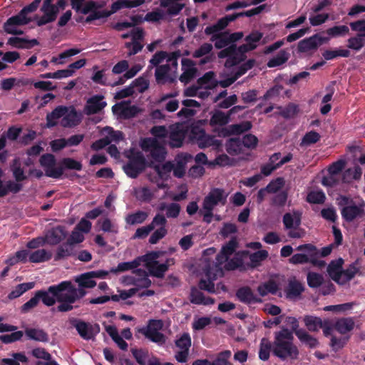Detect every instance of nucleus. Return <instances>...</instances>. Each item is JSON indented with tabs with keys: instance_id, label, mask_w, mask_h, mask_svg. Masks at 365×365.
Listing matches in <instances>:
<instances>
[{
	"instance_id": "f257e3e1",
	"label": "nucleus",
	"mask_w": 365,
	"mask_h": 365,
	"mask_svg": "<svg viewBox=\"0 0 365 365\" xmlns=\"http://www.w3.org/2000/svg\"><path fill=\"white\" fill-rule=\"evenodd\" d=\"M180 51L171 53L160 51L156 52L149 61L148 68L155 67V78L158 85L172 83L175 81L178 74V60Z\"/></svg>"
},
{
	"instance_id": "f03ea898",
	"label": "nucleus",
	"mask_w": 365,
	"mask_h": 365,
	"mask_svg": "<svg viewBox=\"0 0 365 365\" xmlns=\"http://www.w3.org/2000/svg\"><path fill=\"white\" fill-rule=\"evenodd\" d=\"M238 246L237 237H232L227 243L222 246L220 252L216 257V262L212 267L209 266L205 269V275L207 279H201L199 282L200 289L214 293L215 284L214 281L218 276L222 275V265L229 259V257L235 252Z\"/></svg>"
},
{
	"instance_id": "7ed1b4c3",
	"label": "nucleus",
	"mask_w": 365,
	"mask_h": 365,
	"mask_svg": "<svg viewBox=\"0 0 365 365\" xmlns=\"http://www.w3.org/2000/svg\"><path fill=\"white\" fill-rule=\"evenodd\" d=\"M263 37L262 33L254 31L247 36L245 38L246 43L237 47L236 45L226 48L217 53L220 58H227L225 66L231 67L240 63L246 58V53L255 49L259 41Z\"/></svg>"
},
{
	"instance_id": "20e7f679",
	"label": "nucleus",
	"mask_w": 365,
	"mask_h": 365,
	"mask_svg": "<svg viewBox=\"0 0 365 365\" xmlns=\"http://www.w3.org/2000/svg\"><path fill=\"white\" fill-rule=\"evenodd\" d=\"M292 331L284 328L279 331L275 332L273 343V354L282 360L298 359L299 352L297 346L292 342Z\"/></svg>"
},
{
	"instance_id": "39448f33",
	"label": "nucleus",
	"mask_w": 365,
	"mask_h": 365,
	"mask_svg": "<svg viewBox=\"0 0 365 365\" xmlns=\"http://www.w3.org/2000/svg\"><path fill=\"white\" fill-rule=\"evenodd\" d=\"M344 260L339 258L332 260L327 267V272L332 280L339 285L346 284L359 272L356 263H352L346 269H343Z\"/></svg>"
},
{
	"instance_id": "423d86ee",
	"label": "nucleus",
	"mask_w": 365,
	"mask_h": 365,
	"mask_svg": "<svg viewBox=\"0 0 365 365\" xmlns=\"http://www.w3.org/2000/svg\"><path fill=\"white\" fill-rule=\"evenodd\" d=\"M11 170L16 182L13 180L4 182L1 180L2 170L0 169V197H3L10 192L17 193L21 189V184L19 182L23 181V168H21V162L19 158L14 159L11 165Z\"/></svg>"
},
{
	"instance_id": "0eeeda50",
	"label": "nucleus",
	"mask_w": 365,
	"mask_h": 365,
	"mask_svg": "<svg viewBox=\"0 0 365 365\" xmlns=\"http://www.w3.org/2000/svg\"><path fill=\"white\" fill-rule=\"evenodd\" d=\"M50 290L56 292L58 302H75L86 294L83 289L76 287L70 281L50 286Z\"/></svg>"
},
{
	"instance_id": "6e6552de",
	"label": "nucleus",
	"mask_w": 365,
	"mask_h": 365,
	"mask_svg": "<svg viewBox=\"0 0 365 365\" xmlns=\"http://www.w3.org/2000/svg\"><path fill=\"white\" fill-rule=\"evenodd\" d=\"M158 257L159 252H153L143 256L142 258L145 262L146 268L148 269L150 274L153 277L162 278L164 277L168 267L174 264L175 260L173 258H169L167 259L165 262L160 264L156 260Z\"/></svg>"
},
{
	"instance_id": "1a4fd4ad",
	"label": "nucleus",
	"mask_w": 365,
	"mask_h": 365,
	"mask_svg": "<svg viewBox=\"0 0 365 365\" xmlns=\"http://www.w3.org/2000/svg\"><path fill=\"white\" fill-rule=\"evenodd\" d=\"M301 216L302 214L299 211L287 212L284 215L282 222L289 237L299 239L304 237L305 232L300 227Z\"/></svg>"
},
{
	"instance_id": "9d476101",
	"label": "nucleus",
	"mask_w": 365,
	"mask_h": 365,
	"mask_svg": "<svg viewBox=\"0 0 365 365\" xmlns=\"http://www.w3.org/2000/svg\"><path fill=\"white\" fill-rule=\"evenodd\" d=\"M140 146L147 156L154 161L161 162L165 158V150L156 138H146L142 140Z\"/></svg>"
},
{
	"instance_id": "9b49d317",
	"label": "nucleus",
	"mask_w": 365,
	"mask_h": 365,
	"mask_svg": "<svg viewBox=\"0 0 365 365\" xmlns=\"http://www.w3.org/2000/svg\"><path fill=\"white\" fill-rule=\"evenodd\" d=\"M39 163L43 168L46 176L58 179L63 175V168L61 166V164H57L56 159L53 154H43L41 156Z\"/></svg>"
},
{
	"instance_id": "f8f14e48",
	"label": "nucleus",
	"mask_w": 365,
	"mask_h": 365,
	"mask_svg": "<svg viewBox=\"0 0 365 365\" xmlns=\"http://www.w3.org/2000/svg\"><path fill=\"white\" fill-rule=\"evenodd\" d=\"M72 324L80 336L87 341L93 339L101 331L98 324L86 322L81 319H75Z\"/></svg>"
},
{
	"instance_id": "ddd939ff",
	"label": "nucleus",
	"mask_w": 365,
	"mask_h": 365,
	"mask_svg": "<svg viewBox=\"0 0 365 365\" xmlns=\"http://www.w3.org/2000/svg\"><path fill=\"white\" fill-rule=\"evenodd\" d=\"M191 138L195 140L199 148L203 149L209 147L217 148L221 142L217 140L215 136L205 133L202 129L194 128L191 130Z\"/></svg>"
},
{
	"instance_id": "4468645a",
	"label": "nucleus",
	"mask_w": 365,
	"mask_h": 365,
	"mask_svg": "<svg viewBox=\"0 0 365 365\" xmlns=\"http://www.w3.org/2000/svg\"><path fill=\"white\" fill-rule=\"evenodd\" d=\"M187 132V126L182 123H177L169 126V131L168 135L169 138V145L171 148L182 147Z\"/></svg>"
},
{
	"instance_id": "2eb2a0df",
	"label": "nucleus",
	"mask_w": 365,
	"mask_h": 365,
	"mask_svg": "<svg viewBox=\"0 0 365 365\" xmlns=\"http://www.w3.org/2000/svg\"><path fill=\"white\" fill-rule=\"evenodd\" d=\"M145 168V160L141 153H137L123 166L126 175L132 178H135Z\"/></svg>"
},
{
	"instance_id": "dca6fc26",
	"label": "nucleus",
	"mask_w": 365,
	"mask_h": 365,
	"mask_svg": "<svg viewBox=\"0 0 365 365\" xmlns=\"http://www.w3.org/2000/svg\"><path fill=\"white\" fill-rule=\"evenodd\" d=\"M228 193L222 188H213L205 197L202 205L211 209L215 208V206L221 205H225L227 202Z\"/></svg>"
},
{
	"instance_id": "f3484780",
	"label": "nucleus",
	"mask_w": 365,
	"mask_h": 365,
	"mask_svg": "<svg viewBox=\"0 0 365 365\" xmlns=\"http://www.w3.org/2000/svg\"><path fill=\"white\" fill-rule=\"evenodd\" d=\"M341 214L342 217L349 222L361 218L365 215V202H361L356 204L351 202L341 209Z\"/></svg>"
},
{
	"instance_id": "a211bd4d",
	"label": "nucleus",
	"mask_w": 365,
	"mask_h": 365,
	"mask_svg": "<svg viewBox=\"0 0 365 365\" xmlns=\"http://www.w3.org/2000/svg\"><path fill=\"white\" fill-rule=\"evenodd\" d=\"M175 346L180 349L175 354V359L180 363H185L188 359L189 349L191 346V338L188 333H183L175 341Z\"/></svg>"
},
{
	"instance_id": "6ab92c4d",
	"label": "nucleus",
	"mask_w": 365,
	"mask_h": 365,
	"mask_svg": "<svg viewBox=\"0 0 365 365\" xmlns=\"http://www.w3.org/2000/svg\"><path fill=\"white\" fill-rule=\"evenodd\" d=\"M103 95H94L87 99L86 103L83 108L85 114L90 115L100 113L107 106Z\"/></svg>"
},
{
	"instance_id": "aec40b11",
	"label": "nucleus",
	"mask_w": 365,
	"mask_h": 365,
	"mask_svg": "<svg viewBox=\"0 0 365 365\" xmlns=\"http://www.w3.org/2000/svg\"><path fill=\"white\" fill-rule=\"evenodd\" d=\"M127 284H133L139 289L148 288L151 285V280L145 269H137L133 272V276L126 278Z\"/></svg>"
},
{
	"instance_id": "412c9836",
	"label": "nucleus",
	"mask_w": 365,
	"mask_h": 365,
	"mask_svg": "<svg viewBox=\"0 0 365 365\" xmlns=\"http://www.w3.org/2000/svg\"><path fill=\"white\" fill-rule=\"evenodd\" d=\"M182 73L180 76L179 80L187 84L191 81L197 73V68L195 61L190 58H182L181 61Z\"/></svg>"
},
{
	"instance_id": "4be33fe9",
	"label": "nucleus",
	"mask_w": 365,
	"mask_h": 365,
	"mask_svg": "<svg viewBox=\"0 0 365 365\" xmlns=\"http://www.w3.org/2000/svg\"><path fill=\"white\" fill-rule=\"evenodd\" d=\"M212 49L213 46L212 43H204L193 51L192 56L195 58H201L199 64L205 65L213 61L215 56L212 53Z\"/></svg>"
},
{
	"instance_id": "5701e85b",
	"label": "nucleus",
	"mask_w": 365,
	"mask_h": 365,
	"mask_svg": "<svg viewBox=\"0 0 365 365\" xmlns=\"http://www.w3.org/2000/svg\"><path fill=\"white\" fill-rule=\"evenodd\" d=\"M328 41L329 38L322 37L318 34H315L309 38L300 41L298 43V50L300 52H307L315 50Z\"/></svg>"
},
{
	"instance_id": "b1692460",
	"label": "nucleus",
	"mask_w": 365,
	"mask_h": 365,
	"mask_svg": "<svg viewBox=\"0 0 365 365\" xmlns=\"http://www.w3.org/2000/svg\"><path fill=\"white\" fill-rule=\"evenodd\" d=\"M163 323L160 320L150 321L146 331L144 333L145 337L156 343H164V335L158 331L161 329Z\"/></svg>"
},
{
	"instance_id": "393cba45",
	"label": "nucleus",
	"mask_w": 365,
	"mask_h": 365,
	"mask_svg": "<svg viewBox=\"0 0 365 365\" xmlns=\"http://www.w3.org/2000/svg\"><path fill=\"white\" fill-rule=\"evenodd\" d=\"M236 297L240 302L246 304L262 302V299L247 286L239 288L236 292Z\"/></svg>"
},
{
	"instance_id": "a878e982",
	"label": "nucleus",
	"mask_w": 365,
	"mask_h": 365,
	"mask_svg": "<svg viewBox=\"0 0 365 365\" xmlns=\"http://www.w3.org/2000/svg\"><path fill=\"white\" fill-rule=\"evenodd\" d=\"M81 114L78 113L73 106H68L61 124L64 128L75 127L81 123Z\"/></svg>"
},
{
	"instance_id": "bb28decb",
	"label": "nucleus",
	"mask_w": 365,
	"mask_h": 365,
	"mask_svg": "<svg viewBox=\"0 0 365 365\" xmlns=\"http://www.w3.org/2000/svg\"><path fill=\"white\" fill-rule=\"evenodd\" d=\"M66 231L62 226H57L48 230L45 235V242L49 245H57L66 238Z\"/></svg>"
},
{
	"instance_id": "cd10ccee",
	"label": "nucleus",
	"mask_w": 365,
	"mask_h": 365,
	"mask_svg": "<svg viewBox=\"0 0 365 365\" xmlns=\"http://www.w3.org/2000/svg\"><path fill=\"white\" fill-rule=\"evenodd\" d=\"M192 158V155L187 153H181L176 156L173 163V175L175 177L180 178L185 173L186 164Z\"/></svg>"
},
{
	"instance_id": "c85d7f7f",
	"label": "nucleus",
	"mask_w": 365,
	"mask_h": 365,
	"mask_svg": "<svg viewBox=\"0 0 365 365\" xmlns=\"http://www.w3.org/2000/svg\"><path fill=\"white\" fill-rule=\"evenodd\" d=\"M252 128V123L250 121H243L240 123L232 124L221 130L220 135L227 137L232 135H240L244 132L248 131Z\"/></svg>"
},
{
	"instance_id": "c756f323",
	"label": "nucleus",
	"mask_w": 365,
	"mask_h": 365,
	"mask_svg": "<svg viewBox=\"0 0 365 365\" xmlns=\"http://www.w3.org/2000/svg\"><path fill=\"white\" fill-rule=\"evenodd\" d=\"M23 25V9L17 15L10 17L4 25V31L11 34H21L23 32L17 29L18 26Z\"/></svg>"
},
{
	"instance_id": "7c9ffc66",
	"label": "nucleus",
	"mask_w": 365,
	"mask_h": 365,
	"mask_svg": "<svg viewBox=\"0 0 365 365\" xmlns=\"http://www.w3.org/2000/svg\"><path fill=\"white\" fill-rule=\"evenodd\" d=\"M24 334L28 339L37 342L47 343L49 341L48 333L38 327H26L24 329Z\"/></svg>"
},
{
	"instance_id": "2f4dec72",
	"label": "nucleus",
	"mask_w": 365,
	"mask_h": 365,
	"mask_svg": "<svg viewBox=\"0 0 365 365\" xmlns=\"http://www.w3.org/2000/svg\"><path fill=\"white\" fill-rule=\"evenodd\" d=\"M210 114L211 117L209 124L215 130L217 128L227 125L230 122V117L227 113H224L220 110H215Z\"/></svg>"
},
{
	"instance_id": "473e14b6",
	"label": "nucleus",
	"mask_w": 365,
	"mask_h": 365,
	"mask_svg": "<svg viewBox=\"0 0 365 365\" xmlns=\"http://www.w3.org/2000/svg\"><path fill=\"white\" fill-rule=\"evenodd\" d=\"M237 18V15H235V14L227 15L219 19L215 24L206 27L205 33L207 35L218 34V32L223 30L230 22L235 21Z\"/></svg>"
},
{
	"instance_id": "72a5a7b5",
	"label": "nucleus",
	"mask_w": 365,
	"mask_h": 365,
	"mask_svg": "<svg viewBox=\"0 0 365 365\" xmlns=\"http://www.w3.org/2000/svg\"><path fill=\"white\" fill-rule=\"evenodd\" d=\"M163 222L164 220L162 217H160V216H155L149 225L139 227L136 230L133 238H145L150 233L151 231L156 228V225H162Z\"/></svg>"
},
{
	"instance_id": "f704fd0d",
	"label": "nucleus",
	"mask_w": 365,
	"mask_h": 365,
	"mask_svg": "<svg viewBox=\"0 0 365 365\" xmlns=\"http://www.w3.org/2000/svg\"><path fill=\"white\" fill-rule=\"evenodd\" d=\"M303 284L295 277H291L288 279L286 294L288 298H295L301 295L304 292Z\"/></svg>"
},
{
	"instance_id": "c9c22d12",
	"label": "nucleus",
	"mask_w": 365,
	"mask_h": 365,
	"mask_svg": "<svg viewBox=\"0 0 365 365\" xmlns=\"http://www.w3.org/2000/svg\"><path fill=\"white\" fill-rule=\"evenodd\" d=\"M215 77V73L213 71H208L197 79V84L200 89L212 90L218 86V81Z\"/></svg>"
},
{
	"instance_id": "e433bc0d",
	"label": "nucleus",
	"mask_w": 365,
	"mask_h": 365,
	"mask_svg": "<svg viewBox=\"0 0 365 365\" xmlns=\"http://www.w3.org/2000/svg\"><path fill=\"white\" fill-rule=\"evenodd\" d=\"M190 301L192 304L197 305H210L215 302L212 298L205 297L201 291L194 287L190 290Z\"/></svg>"
},
{
	"instance_id": "4c0bfd02",
	"label": "nucleus",
	"mask_w": 365,
	"mask_h": 365,
	"mask_svg": "<svg viewBox=\"0 0 365 365\" xmlns=\"http://www.w3.org/2000/svg\"><path fill=\"white\" fill-rule=\"evenodd\" d=\"M155 216H160V217H162L164 222L162 225H156L157 229L150 235L149 242L152 245L157 244L161 239L165 237L168 233V230L166 229V217L160 213H158Z\"/></svg>"
},
{
	"instance_id": "58836bf2",
	"label": "nucleus",
	"mask_w": 365,
	"mask_h": 365,
	"mask_svg": "<svg viewBox=\"0 0 365 365\" xmlns=\"http://www.w3.org/2000/svg\"><path fill=\"white\" fill-rule=\"evenodd\" d=\"M312 245V244L301 245L297 247L299 251H303L304 253H297L292 256L289 259V262L293 264H305L309 262V255L312 252L309 248L304 246Z\"/></svg>"
},
{
	"instance_id": "ea45409f",
	"label": "nucleus",
	"mask_w": 365,
	"mask_h": 365,
	"mask_svg": "<svg viewBox=\"0 0 365 365\" xmlns=\"http://www.w3.org/2000/svg\"><path fill=\"white\" fill-rule=\"evenodd\" d=\"M112 110L115 114H118L125 119L133 118L138 113V108L136 106H127L122 104L114 105Z\"/></svg>"
},
{
	"instance_id": "a19ab883",
	"label": "nucleus",
	"mask_w": 365,
	"mask_h": 365,
	"mask_svg": "<svg viewBox=\"0 0 365 365\" xmlns=\"http://www.w3.org/2000/svg\"><path fill=\"white\" fill-rule=\"evenodd\" d=\"M211 41L215 42V48L222 49L221 51L231 46L236 45L235 43H231L228 32L214 34L211 37Z\"/></svg>"
},
{
	"instance_id": "79ce46f5",
	"label": "nucleus",
	"mask_w": 365,
	"mask_h": 365,
	"mask_svg": "<svg viewBox=\"0 0 365 365\" xmlns=\"http://www.w3.org/2000/svg\"><path fill=\"white\" fill-rule=\"evenodd\" d=\"M105 329L108 334L121 350L126 351L128 349V343L123 340L115 326L106 325Z\"/></svg>"
},
{
	"instance_id": "37998d69",
	"label": "nucleus",
	"mask_w": 365,
	"mask_h": 365,
	"mask_svg": "<svg viewBox=\"0 0 365 365\" xmlns=\"http://www.w3.org/2000/svg\"><path fill=\"white\" fill-rule=\"evenodd\" d=\"M66 111L67 106H59L52 112L48 113L46 115L47 127L51 128L55 126L57 124V120L61 118H63L64 117V114L66 113Z\"/></svg>"
},
{
	"instance_id": "c03bdc74",
	"label": "nucleus",
	"mask_w": 365,
	"mask_h": 365,
	"mask_svg": "<svg viewBox=\"0 0 365 365\" xmlns=\"http://www.w3.org/2000/svg\"><path fill=\"white\" fill-rule=\"evenodd\" d=\"M66 111L67 106H59L52 112L48 113L46 115L47 127L51 128L55 126L57 124V120L61 118H63L64 117V114L66 113Z\"/></svg>"
},
{
	"instance_id": "a18cd8bd",
	"label": "nucleus",
	"mask_w": 365,
	"mask_h": 365,
	"mask_svg": "<svg viewBox=\"0 0 365 365\" xmlns=\"http://www.w3.org/2000/svg\"><path fill=\"white\" fill-rule=\"evenodd\" d=\"M354 325V321L351 317L341 318L336 322L334 329L340 334H344L353 330Z\"/></svg>"
},
{
	"instance_id": "49530a36",
	"label": "nucleus",
	"mask_w": 365,
	"mask_h": 365,
	"mask_svg": "<svg viewBox=\"0 0 365 365\" xmlns=\"http://www.w3.org/2000/svg\"><path fill=\"white\" fill-rule=\"evenodd\" d=\"M281 153H274L272 154L269 159V162L262 165L261 168V173L265 175H269L274 170H277L279 167H277V163L280 160Z\"/></svg>"
},
{
	"instance_id": "de8ad7c7",
	"label": "nucleus",
	"mask_w": 365,
	"mask_h": 365,
	"mask_svg": "<svg viewBox=\"0 0 365 365\" xmlns=\"http://www.w3.org/2000/svg\"><path fill=\"white\" fill-rule=\"evenodd\" d=\"M145 3L144 0H116L112 4V11L115 12L121 9L138 7Z\"/></svg>"
},
{
	"instance_id": "09e8293b",
	"label": "nucleus",
	"mask_w": 365,
	"mask_h": 365,
	"mask_svg": "<svg viewBox=\"0 0 365 365\" xmlns=\"http://www.w3.org/2000/svg\"><path fill=\"white\" fill-rule=\"evenodd\" d=\"M304 325L309 331L317 332L323 326V321L320 317L306 315L303 319Z\"/></svg>"
},
{
	"instance_id": "8fccbe9b",
	"label": "nucleus",
	"mask_w": 365,
	"mask_h": 365,
	"mask_svg": "<svg viewBox=\"0 0 365 365\" xmlns=\"http://www.w3.org/2000/svg\"><path fill=\"white\" fill-rule=\"evenodd\" d=\"M296 336L302 344H304L309 348H315L319 344L318 340L304 329L297 331Z\"/></svg>"
},
{
	"instance_id": "3c124183",
	"label": "nucleus",
	"mask_w": 365,
	"mask_h": 365,
	"mask_svg": "<svg viewBox=\"0 0 365 365\" xmlns=\"http://www.w3.org/2000/svg\"><path fill=\"white\" fill-rule=\"evenodd\" d=\"M278 289V285L274 281L269 280L267 282L259 284L257 287V292L260 296L264 297L268 294H276Z\"/></svg>"
},
{
	"instance_id": "603ef678",
	"label": "nucleus",
	"mask_w": 365,
	"mask_h": 365,
	"mask_svg": "<svg viewBox=\"0 0 365 365\" xmlns=\"http://www.w3.org/2000/svg\"><path fill=\"white\" fill-rule=\"evenodd\" d=\"M148 217V214L144 211H137L135 213L129 214L125 217V222L130 225L141 224L144 222Z\"/></svg>"
},
{
	"instance_id": "864d4df0",
	"label": "nucleus",
	"mask_w": 365,
	"mask_h": 365,
	"mask_svg": "<svg viewBox=\"0 0 365 365\" xmlns=\"http://www.w3.org/2000/svg\"><path fill=\"white\" fill-rule=\"evenodd\" d=\"M76 282L78 284V288H93L96 285V282L93 280L90 272L82 274L76 279Z\"/></svg>"
},
{
	"instance_id": "5fc2aeb1",
	"label": "nucleus",
	"mask_w": 365,
	"mask_h": 365,
	"mask_svg": "<svg viewBox=\"0 0 365 365\" xmlns=\"http://www.w3.org/2000/svg\"><path fill=\"white\" fill-rule=\"evenodd\" d=\"M307 248L312 252L310 253L309 263L319 268H323L326 265V262L324 260L319 259V252L314 245H306Z\"/></svg>"
},
{
	"instance_id": "6e6d98bb",
	"label": "nucleus",
	"mask_w": 365,
	"mask_h": 365,
	"mask_svg": "<svg viewBox=\"0 0 365 365\" xmlns=\"http://www.w3.org/2000/svg\"><path fill=\"white\" fill-rule=\"evenodd\" d=\"M140 265V259H134L131 262H120L115 268H111L110 272L112 273L123 272L138 267Z\"/></svg>"
},
{
	"instance_id": "4d7b16f0",
	"label": "nucleus",
	"mask_w": 365,
	"mask_h": 365,
	"mask_svg": "<svg viewBox=\"0 0 365 365\" xmlns=\"http://www.w3.org/2000/svg\"><path fill=\"white\" fill-rule=\"evenodd\" d=\"M289 53L284 50H281L274 57L269 59L267 63V66L269 68H274L281 66L289 59Z\"/></svg>"
},
{
	"instance_id": "13d9d810",
	"label": "nucleus",
	"mask_w": 365,
	"mask_h": 365,
	"mask_svg": "<svg viewBox=\"0 0 365 365\" xmlns=\"http://www.w3.org/2000/svg\"><path fill=\"white\" fill-rule=\"evenodd\" d=\"M55 291H51L50 287L47 291H38L40 299L42 300L43 303L46 306H52L55 304L57 300V294Z\"/></svg>"
},
{
	"instance_id": "bf43d9fd",
	"label": "nucleus",
	"mask_w": 365,
	"mask_h": 365,
	"mask_svg": "<svg viewBox=\"0 0 365 365\" xmlns=\"http://www.w3.org/2000/svg\"><path fill=\"white\" fill-rule=\"evenodd\" d=\"M51 257V254L43 249L36 250L31 252L29 256V261L35 263L47 261L50 259Z\"/></svg>"
},
{
	"instance_id": "052dcab7",
	"label": "nucleus",
	"mask_w": 365,
	"mask_h": 365,
	"mask_svg": "<svg viewBox=\"0 0 365 365\" xmlns=\"http://www.w3.org/2000/svg\"><path fill=\"white\" fill-rule=\"evenodd\" d=\"M174 167L173 163L168 161L162 165L155 166V170L158 173L159 177L161 179L167 180L170 176L171 172H173Z\"/></svg>"
},
{
	"instance_id": "680f3d73",
	"label": "nucleus",
	"mask_w": 365,
	"mask_h": 365,
	"mask_svg": "<svg viewBox=\"0 0 365 365\" xmlns=\"http://www.w3.org/2000/svg\"><path fill=\"white\" fill-rule=\"evenodd\" d=\"M272 349L271 342L266 338H262L260 341L259 357L262 361H267L269 358V353Z\"/></svg>"
},
{
	"instance_id": "e2e57ef3",
	"label": "nucleus",
	"mask_w": 365,
	"mask_h": 365,
	"mask_svg": "<svg viewBox=\"0 0 365 365\" xmlns=\"http://www.w3.org/2000/svg\"><path fill=\"white\" fill-rule=\"evenodd\" d=\"M74 255L73 246L67 242V244L60 246L55 256V259L58 260L62 258L73 256Z\"/></svg>"
},
{
	"instance_id": "0e129e2a",
	"label": "nucleus",
	"mask_w": 365,
	"mask_h": 365,
	"mask_svg": "<svg viewBox=\"0 0 365 365\" xmlns=\"http://www.w3.org/2000/svg\"><path fill=\"white\" fill-rule=\"evenodd\" d=\"M349 32V29L347 26L341 25V26H335L331 28H329L327 30V34L333 38L339 37V36H344L348 34Z\"/></svg>"
},
{
	"instance_id": "69168bd1",
	"label": "nucleus",
	"mask_w": 365,
	"mask_h": 365,
	"mask_svg": "<svg viewBox=\"0 0 365 365\" xmlns=\"http://www.w3.org/2000/svg\"><path fill=\"white\" fill-rule=\"evenodd\" d=\"M321 138L319 133L312 130L307 133L302 139L301 146H309L312 144L317 143Z\"/></svg>"
},
{
	"instance_id": "338daca9",
	"label": "nucleus",
	"mask_w": 365,
	"mask_h": 365,
	"mask_svg": "<svg viewBox=\"0 0 365 365\" xmlns=\"http://www.w3.org/2000/svg\"><path fill=\"white\" fill-rule=\"evenodd\" d=\"M326 199L325 195L322 190H314L308 193L307 201L312 204H322Z\"/></svg>"
},
{
	"instance_id": "774afa93",
	"label": "nucleus",
	"mask_w": 365,
	"mask_h": 365,
	"mask_svg": "<svg viewBox=\"0 0 365 365\" xmlns=\"http://www.w3.org/2000/svg\"><path fill=\"white\" fill-rule=\"evenodd\" d=\"M231 351L229 350L219 353L216 359L211 362V365H230L229 359L231 357Z\"/></svg>"
}]
</instances>
